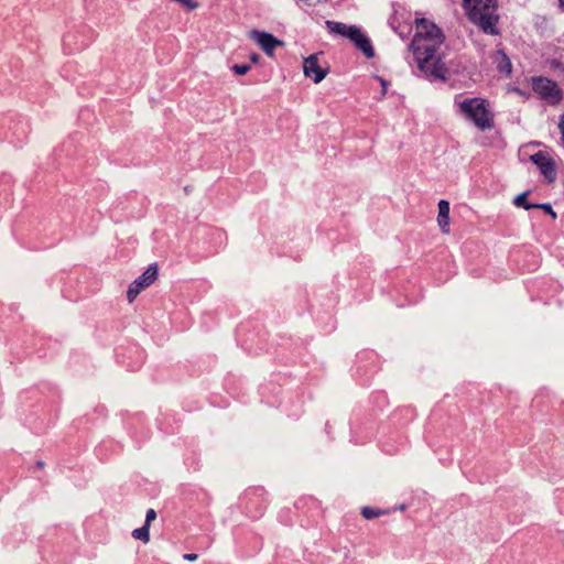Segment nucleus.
I'll return each mask as SVG.
<instances>
[{"mask_svg": "<svg viewBox=\"0 0 564 564\" xmlns=\"http://www.w3.org/2000/svg\"><path fill=\"white\" fill-rule=\"evenodd\" d=\"M449 203L447 200H440L438 203V216H437V223L442 229L443 232H448V226H449Z\"/></svg>", "mask_w": 564, "mask_h": 564, "instance_id": "nucleus-10", "label": "nucleus"}, {"mask_svg": "<svg viewBox=\"0 0 564 564\" xmlns=\"http://www.w3.org/2000/svg\"><path fill=\"white\" fill-rule=\"evenodd\" d=\"M184 560L186 561H195L197 558V554L195 553H186L183 555Z\"/></svg>", "mask_w": 564, "mask_h": 564, "instance_id": "nucleus-22", "label": "nucleus"}, {"mask_svg": "<svg viewBox=\"0 0 564 564\" xmlns=\"http://www.w3.org/2000/svg\"><path fill=\"white\" fill-rule=\"evenodd\" d=\"M531 161L539 167L541 174L545 177L549 183H552L556 178V170L554 160L549 153L539 151L531 156Z\"/></svg>", "mask_w": 564, "mask_h": 564, "instance_id": "nucleus-8", "label": "nucleus"}, {"mask_svg": "<svg viewBox=\"0 0 564 564\" xmlns=\"http://www.w3.org/2000/svg\"><path fill=\"white\" fill-rule=\"evenodd\" d=\"M155 518H156V512H155V510H154V509H149V510L147 511V516H145V523H144V524L150 527L151 522H152V521H154V520H155Z\"/></svg>", "mask_w": 564, "mask_h": 564, "instance_id": "nucleus-18", "label": "nucleus"}, {"mask_svg": "<svg viewBox=\"0 0 564 564\" xmlns=\"http://www.w3.org/2000/svg\"><path fill=\"white\" fill-rule=\"evenodd\" d=\"M442 30L432 21L421 18L415 21V34L411 46L421 72L435 79L446 80L447 68L440 56L444 42Z\"/></svg>", "mask_w": 564, "mask_h": 564, "instance_id": "nucleus-1", "label": "nucleus"}, {"mask_svg": "<svg viewBox=\"0 0 564 564\" xmlns=\"http://www.w3.org/2000/svg\"><path fill=\"white\" fill-rule=\"evenodd\" d=\"M527 197H528V194H527V193H523V194H521V195H518V196L514 198V202H513V203H514V205H516L517 207H522V208H524V209H527V210H529V209H531V208H534V205L529 204V203L527 202Z\"/></svg>", "mask_w": 564, "mask_h": 564, "instance_id": "nucleus-15", "label": "nucleus"}, {"mask_svg": "<svg viewBox=\"0 0 564 564\" xmlns=\"http://www.w3.org/2000/svg\"><path fill=\"white\" fill-rule=\"evenodd\" d=\"M250 65L248 64H235L232 67H231V70L236 74V75H246L249 70H250Z\"/></svg>", "mask_w": 564, "mask_h": 564, "instance_id": "nucleus-16", "label": "nucleus"}, {"mask_svg": "<svg viewBox=\"0 0 564 564\" xmlns=\"http://www.w3.org/2000/svg\"><path fill=\"white\" fill-rule=\"evenodd\" d=\"M378 80L380 82L381 86H382V95L384 96L387 94V88H388V82L384 80L383 78L381 77H378Z\"/></svg>", "mask_w": 564, "mask_h": 564, "instance_id": "nucleus-20", "label": "nucleus"}, {"mask_svg": "<svg viewBox=\"0 0 564 564\" xmlns=\"http://www.w3.org/2000/svg\"><path fill=\"white\" fill-rule=\"evenodd\" d=\"M558 129H560V132H561L562 143L564 144V113L560 117Z\"/></svg>", "mask_w": 564, "mask_h": 564, "instance_id": "nucleus-19", "label": "nucleus"}, {"mask_svg": "<svg viewBox=\"0 0 564 564\" xmlns=\"http://www.w3.org/2000/svg\"><path fill=\"white\" fill-rule=\"evenodd\" d=\"M249 58L252 64H258L260 61V55L257 53H252L250 54Z\"/></svg>", "mask_w": 564, "mask_h": 564, "instance_id": "nucleus-21", "label": "nucleus"}, {"mask_svg": "<svg viewBox=\"0 0 564 564\" xmlns=\"http://www.w3.org/2000/svg\"><path fill=\"white\" fill-rule=\"evenodd\" d=\"M469 20L485 33L498 34L497 0H464Z\"/></svg>", "mask_w": 564, "mask_h": 564, "instance_id": "nucleus-3", "label": "nucleus"}, {"mask_svg": "<svg viewBox=\"0 0 564 564\" xmlns=\"http://www.w3.org/2000/svg\"><path fill=\"white\" fill-rule=\"evenodd\" d=\"M149 528H150L149 525L144 524L143 527L133 530L132 536L137 540L143 541L144 543L149 542V540H150Z\"/></svg>", "mask_w": 564, "mask_h": 564, "instance_id": "nucleus-14", "label": "nucleus"}, {"mask_svg": "<svg viewBox=\"0 0 564 564\" xmlns=\"http://www.w3.org/2000/svg\"><path fill=\"white\" fill-rule=\"evenodd\" d=\"M389 511L379 509V508H372V507H364L361 509V516L367 520H372L376 518H379L381 516L387 514Z\"/></svg>", "mask_w": 564, "mask_h": 564, "instance_id": "nucleus-13", "label": "nucleus"}, {"mask_svg": "<svg viewBox=\"0 0 564 564\" xmlns=\"http://www.w3.org/2000/svg\"><path fill=\"white\" fill-rule=\"evenodd\" d=\"M249 39L257 43L269 57H273L275 50L284 45L283 41L276 39L271 33L259 30H251Z\"/></svg>", "mask_w": 564, "mask_h": 564, "instance_id": "nucleus-5", "label": "nucleus"}, {"mask_svg": "<svg viewBox=\"0 0 564 564\" xmlns=\"http://www.w3.org/2000/svg\"><path fill=\"white\" fill-rule=\"evenodd\" d=\"M532 90L547 105L556 106L563 99V91L556 82L543 77H532Z\"/></svg>", "mask_w": 564, "mask_h": 564, "instance_id": "nucleus-4", "label": "nucleus"}, {"mask_svg": "<svg viewBox=\"0 0 564 564\" xmlns=\"http://www.w3.org/2000/svg\"><path fill=\"white\" fill-rule=\"evenodd\" d=\"M327 25L333 33L339 34L347 39L350 35H352L357 29V26H355V25H347L341 22H327Z\"/></svg>", "mask_w": 564, "mask_h": 564, "instance_id": "nucleus-11", "label": "nucleus"}, {"mask_svg": "<svg viewBox=\"0 0 564 564\" xmlns=\"http://www.w3.org/2000/svg\"><path fill=\"white\" fill-rule=\"evenodd\" d=\"M534 208H542L546 214H550L553 219L556 218L555 212L552 209V207L549 204H536V205H534Z\"/></svg>", "mask_w": 564, "mask_h": 564, "instance_id": "nucleus-17", "label": "nucleus"}, {"mask_svg": "<svg viewBox=\"0 0 564 564\" xmlns=\"http://www.w3.org/2000/svg\"><path fill=\"white\" fill-rule=\"evenodd\" d=\"M158 278V265L151 264L145 272L139 276L128 289L127 297L131 303L135 300L138 294L149 285H151Z\"/></svg>", "mask_w": 564, "mask_h": 564, "instance_id": "nucleus-6", "label": "nucleus"}, {"mask_svg": "<svg viewBox=\"0 0 564 564\" xmlns=\"http://www.w3.org/2000/svg\"><path fill=\"white\" fill-rule=\"evenodd\" d=\"M454 102L459 112L479 130L485 131L494 128V112L488 100L480 97L464 98L463 95H457Z\"/></svg>", "mask_w": 564, "mask_h": 564, "instance_id": "nucleus-2", "label": "nucleus"}, {"mask_svg": "<svg viewBox=\"0 0 564 564\" xmlns=\"http://www.w3.org/2000/svg\"><path fill=\"white\" fill-rule=\"evenodd\" d=\"M558 6L564 11V0H558Z\"/></svg>", "mask_w": 564, "mask_h": 564, "instance_id": "nucleus-23", "label": "nucleus"}, {"mask_svg": "<svg viewBox=\"0 0 564 564\" xmlns=\"http://www.w3.org/2000/svg\"><path fill=\"white\" fill-rule=\"evenodd\" d=\"M367 58L375 56V50L369 37L360 30L356 29L352 35L348 37Z\"/></svg>", "mask_w": 564, "mask_h": 564, "instance_id": "nucleus-9", "label": "nucleus"}, {"mask_svg": "<svg viewBox=\"0 0 564 564\" xmlns=\"http://www.w3.org/2000/svg\"><path fill=\"white\" fill-rule=\"evenodd\" d=\"M321 55L322 53L312 54L303 62L304 75L316 84L322 82L327 75V68L323 67L319 63Z\"/></svg>", "mask_w": 564, "mask_h": 564, "instance_id": "nucleus-7", "label": "nucleus"}, {"mask_svg": "<svg viewBox=\"0 0 564 564\" xmlns=\"http://www.w3.org/2000/svg\"><path fill=\"white\" fill-rule=\"evenodd\" d=\"M495 62L497 63V68L500 73H505L506 75H510L512 70V65L510 58L503 51H497L495 56Z\"/></svg>", "mask_w": 564, "mask_h": 564, "instance_id": "nucleus-12", "label": "nucleus"}]
</instances>
